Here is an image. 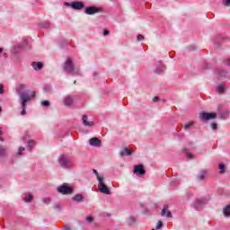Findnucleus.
I'll use <instances>...</instances> for the list:
<instances>
[{
	"label": "nucleus",
	"instance_id": "nucleus-1",
	"mask_svg": "<svg viewBox=\"0 0 230 230\" xmlns=\"http://www.w3.org/2000/svg\"><path fill=\"white\" fill-rule=\"evenodd\" d=\"M16 93L20 96V103L22 111H21V115L24 116L26 114V103L31 100V98H35V92H32L30 95V90L26 89V84H20L16 87Z\"/></svg>",
	"mask_w": 230,
	"mask_h": 230
},
{
	"label": "nucleus",
	"instance_id": "nucleus-2",
	"mask_svg": "<svg viewBox=\"0 0 230 230\" xmlns=\"http://www.w3.org/2000/svg\"><path fill=\"white\" fill-rule=\"evenodd\" d=\"M64 71L66 73H68L69 75H72V76L81 75L80 68L75 67V65L73 64V60L71 58H67L66 61L64 64Z\"/></svg>",
	"mask_w": 230,
	"mask_h": 230
},
{
	"label": "nucleus",
	"instance_id": "nucleus-3",
	"mask_svg": "<svg viewBox=\"0 0 230 230\" xmlns=\"http://www.w3.org/2000/svg\"><path fill=\"white\" fill-rule=\"evenodd\" d=\"M58 193L61 195H73L75 193V189L69 183H63L57 188Z\"/></svg>",
	"mask_w": 230,
	"mask_h": 230
},
{
	"label": "nucleus",
	"instance_id": "nucleus-4",
	"mask_svg": "<svg viewBox=\"0 0 230 230\" xmlns=\"http://www.w3.org/2000/svg\"><path fill=\"white\" fill-rule=\"evenodd\" d=\"M98 189L101 193H104V195H111V189L105 185V180L103 177H98Z\"/></svg>",
	"mask_w": 230,
	"mask_h": 230
},
{
	"label": "nucleus",
	"instance_id": "nucleus-5",
	"mask_svg": "<svg viewBox=\"0 0 230 230\" xmlns=\"http://www.w3.org/2000/svg\"><path fill=\"white\" fill-rule=\"evenodd\" d=\"M58 163L62 168L67 169V168H71L73 166V163L71 162V160H69V158H67L64 155L59 156Z\"/></svg>",
	"mask_w": 230,
	"mask_h": 230
},
{
	"label": "nucleus",
	"instance_id": "nucleus-6",
	"mask_svg": "<svg viewBox=\"0 0 230 230\" xmlns=\"http://www.w3.org/2000/svg\"><path fill=\"white\" fill-rule=\"evenodd\" d=\"M215 118H217V113H209L206 111L199 113V119L202 121H209V119H215Z\"/></svg>",
	"mask_w": 230,
	"mask_h": 230
},
{
	"label": "nucleus",
	"instance_id": "nucleus-7",
	"mask_svg": "<svg viewBox=\"0 0 230 230\" xmlns=\"http://www.w3.org/2000/svg\"><path fill=\"white\" fill-rule=\"evenodd\" d=\"M133 173H135V175H137V177H143V175L146 173V171L145 170V165L143 164L135 165L133 169Z\"/></svg>",
	"mask_w": 230,
	"mask_h": 230
},
{
	"label": "nucleus",
	"instance_id": "nucleus-8",
	"mask_svg": "<svg viewBox=\"0 0 230 230\" xmlns=\"http://www.w3.org/2000/svg\"><path fill=\"white\" fill-rule=\"evenodd\" d=\"M21 49H30V45H28V41L25 40L22 43L18 44L17 47L13 49V53L17 55Z\"/></svg>",
	"mask_w": 230,
	"mask_h": 230
},
{
	"label": "nucleus",
	"instance_id": "nucleus-9",
	"mask_svg": "<svg viewBox=\"0 0 230 230\" xmlns=\"http://www.w3.org/2000/svg\"><path fill=\"white\" fill-rule=\"evenodd\" d=\"M65 6H70L73 10H82L85 6L84 2H72V3H65Z\"/></svg>",
	"mask_w": 230,
	"mask_h": 230
},
{
	"label": "nucleus",
	"instance_id": "nucleus-10",
	"mask_svg": "<svg viewBox=\"0 0 230 230\" xmlns=\"http://www.w3.org/2000/svg\"><path fill=\"white\" fill-rule=\"evenodd\" d=\"M208 201L209 199L207 198L199 199L194 202L193 208H196L197 211H199L200 208H202V206H204Z\"/></svg>",
	"mask_w": 230,
	"mask_h": 230
},
{
	"label": "nucleus",
	"instance_id": "nucleus-11",
	"mask_svg": "<svg viewBox=\"0 0 230 230\" xmlns=\"http://www.w3.org/2000/svg\"><path fill=\"white\" fill-rule=\"evenodd\" d=\"M99 12H102V8L96 6H88L84 9L86 15H94V13H98Z\"/></svg>",
	"mask_w": 230,
	"mask_h": 230
},
{
	"label": "nucleus",
	"instance_id": "nucleus-12",
	"mask_svg": "<svg viewBox=\"0 0 230 230\" xmlns=\"http://www.w3.org/2000/svg\"><path fill=\"white\" fill-rule=\"evenodd\" d=\"M89 144L91 146L100 147L102 146V140H100L98 137H93L89 140Z\"/></svg>",
	"mask_w": 230,
	"mask_h": 230
},
{
	"label": "nucleus",
	"instance_id": "nucleus-13",
	"mask_svg": "<svg viewBox=\"0 0 230 230\" xmlns=\"http://www.w3.org/2000/svg\"><path fill=\"white\" fill-rule=\"evenodd\" d=\"M74 101H75V97H73L71 95H67L64 99V104L66 105V107H71V105H73Z\"/></svg>",
	"mask_w": 230,
	"mask_h": 230
},
{
	"label": "nucleus",
	"instance_id": "nucleus-14",
	"mask_svg": "<svg viewBox=\"0 0 230 230\" xmlns=\"http://www.w3.org/2000/svg\"><path fill=\"white\" fill-rule=\"evenodd\" d=\"M82 119L84 127H93V125H94V122L87 120V115H83Z\"/></svg>",
	"mask_w": 230,
	"mask_h": 230
},
{
	"label": "nucleus",
	"instance_id": "nucleus-15",
	"mask_svg": "<svg viewBox=\"0 0 230 230\" xmlns=\"http://www.w3.org/2000/svg\"><path fill=\"white\" fill-rule=\"evenodd\" d=\"M119 155L120 157H125V155H132V150L128 149V147H125L120 151Z\"/></svg>",
	"mask_w": 230,
	"mask_h": 230
},
{
	"label": "nucleus",
	"instance_id": "nucleus-16",
	"mask_svg": "<svg viewBox=\"0 0 230 230\" xmlns=\"http://www.w3.org/2000/svg\"><path fill=\"white\" fill-rule=\"evenodd\" d=\"M32 67L35 69V71H40V69L44 67V65L42 62H32Z\"/></svg>",
	"mask_w": 230,
	"mask_h": 230
},
{
	"label": "nucleus",
	"instance_id": "nucleus-17",
	"mask_svg": "<svg viewBox=\"0 0 230 230\" xmlns=\"http://www.w3.org/2000/svg\"><path fill=\"white\" fill-rule=\"evenodd\" d=\"M164 65H160L159 66L156 67L155 73H156V75H163V73H164Z\"/></svg>",
	"mask_w": 230,
	"mask_h": 230
},
{
	"label": "nucleus",
	"instance_id": "nucleus-18",
	"mask_svg": "<svg viewBox=\"0 0 230 230\" xmlns=\"http://www.w3.org/2000/svg\"><path fill=\"white\" fill-rule=\"evenodd\" d=\"M223 215L226 217H230V204L227 205L224 209H223Z\"/></svg>",
	"mask_w": 230,
	"mask_h": 230
},
{
	"label": "nucleus",
	"instance_id": "nucleus-19",
	"mask_svg": "<svg viewBox=\"0 0 230 230\" xmlns=\"http://www.w3.org/2000/svg\"><path fill=\"white\" fill-rule=\"evenodd\" d=\"M35 146V141L34 140H29L27 142V150H29V152H31L33 146Z\"/></svg>",
	"mask_w": 230,
	"mask_h": 230
},
{
	"label": "nucleus",
	"instance_id": "nucleus-20",
	"mask_svg": "<svg viewBox=\"0 0 230 230\" xmlns=\"http://www.w3.org/2000/svg\"><path fill=\"white\" fill-rule=\"evenodd\" d=\"M73 200L75 202H82L84 200V196L82 194H76Z\"/></svg>",
	"mask_w": 230,
	"mask_h": 230
},
{
	"label": "nucleus",
	"instance_id": "nucleus-21",
	"mask_svg": "<svg viewBox=\"0 0 230 230\" xmlns=\"http://www.w3.org/2000/svg\"><path fill=\"white\" fill-rule=\"evenodd\" d=\"M206 173H207L206 171H204V170L200 171L199 174L198 175V179L199 181H204V179L206 178Z\"/></svg>",
	"mask_w": 230,
	"mask_h": 230
},
{
	"label": "nucleus",
	"instance_id": "nucleus-22",
	"mask_svg": "<svg viewBox=\"0 0 230 230\" xmlns=\"http://www.w3.org/2000/svg\"><path fill=\"white\" fill-rule=\"evenodd\" d=\"M5 155H6V149L3 146H0V159L2 157H5Z\"/></svg>",
	"mask_w": 230,
	"mask_h": 230
},
{
	"label": "nucleus",
	"instance_id": "nucleus-23",
	"mask_svg": "<svg viewBox=\"0 0 230 230\" xmlns=\"http://www.w3.org/2000/svg\"><path fill=\"white\" fill-rule=\"evenodd\" d=\"M217 92L219 93V94H222V93H226V87H224L222 84H219L217 87Z\"/></svg>",
	"mask_w": 230,
	"mask_h": 230
},
{
	"label": "nucleus",
	"instance_id": "nucleus-24",
	"mask_svg": "<svg viewBox=\"0 0 230 230\" xmlns=\"http://www.w3.org/2000/svg\"><path fill=\"white\" fill-rule=\"evenodd\" d=\"M193 124H194L193 121H190L189 123L184 124L183 126L184 130H190V128L193 127Z\"/></svg>",
	"mask_w": 230,
	"mask_h": 230
},
{
	"label": "nucleus",
	"instance_id": "nucleus-25",
	"mask_svg": "<svg viewBox=\"0 0 230 230\" xmlns=\"http://www.w3.org/2000/svg\"><path fill=\"white\" fill-rule=\"evenodd\" d=\"M128 226H133V224H136V217H129L128 219Z\"/></svg>",
	"mask_w": 230,
	"mask_h": 230
},
{
	"label": "nucleus",
	"instance_id": "nucleus-26",
	"mask_svg": "<svg viewBox=\"0 0 230 230\" xmlns=\"http://www.w3.org/2000/svg\"><path fill=\"white\" fill-rule=\"evenodd\" d=\"M24 202H31L33 200V195L30 194L28 196H25L23 198Z\"/></svg>",
	"mask_w": 230,
	"mask_h": 230
},
{
	"label": "nucleus",
	"instance_id": "nucleus-27",
	"mask_svg": "<svg viewBox=\"0 0 230 230\" xmlns=\"http://www.w3.org/2000/svg\"><path fill=\"white\" fill-rule=\"evenodd\" d=\"M51 26V22H44L43 23L40 24V28H49Z\"/></svg>",
	"mask_w": 230,
	"mask_h": 230
},
{
	"label": "nucleus",
	"instance_id": "nucleus-28",
	"mask_svg": "<svg viewBox=\"0 0 230 230\" xmlns=\"http://www.w3.org/2000/svg\"><path fill=\"white\" fill-rule=\"evenodd\" d=\"M217 75L221 77H226L227 76V72L226 70H219L217 71Z\"/></svg>",
	"mask_w": 230,
	"mask_h": 230
},
{
	"label": "nucleus",
	"instance_id": "nucleus-29",
	"mask_svg": "<svg viewBox=\"0 0 230 230\" xmlns=\"http://www.w3.org/2000/svg\"><path fill=\"white\" fill-rule=\"evenodd\" d=\"M227 116H229V112H227V111H225V112L219 114V118L221 119H226V118H227Z\"/></svg>",
	"mask_w": 230,
	"mask_h": 230
},
{
	"label": "nucleus",
	"instance_id": "nucleus-30",
	"mask_svg": "<svg viewBox=\"0 0 230 230\" xmlns=\"http://www.w3.org/2000/svg\"><path fill=\"white\" fill-rule=\"evenodd\" d=\"M219 170H220V173H225L226 172V164H219Z\"/></svg>",
	"mask_w": 230,
	"mask_h": 230
},
{
	"label": "nucleus",
	"instance_id": "nucleus-31",
	"mask_svg": "<svg viewBox=\"0 0 230 230\" xmlns=\"http://www.w3.org/2000/svg\"><path fill=\"white\" fill-rule=\"evenodd\" d=\"M41 105L43 107H49V105H50L49 101H42Z\"/></svg>",
	"mask_w": 230,
	"mask_h": 230
},
{
	"label": "nucleus",
	"instance_id": "nucleus-32",
	"mask_svg": "<svg viewBox=\"0 0 230 230\" xmlns=\"http://www.w3.org/2000/svg\"><path fill=\"white\" fill-rule=\"evenodd\" d=\"M137 40H138V41L145 40V36L138 34L137 37Z\"/></svg>",
	"mask_w": 230,
	"mask_h": 230
},
{
	"label": "nucleus",
	"instance_id": "nucleus-33",
	"mask_svg": "<svg viewBox=\"0 0 230 230\" xmlns=\"http://www.w3.org/2000/svg\"><path fill=\"white\" fill-rule=\"evenodd\" d=\"M211 128H212V130H217V128H218V125L217 123L213 122L211 124Z\"/></svg>",
	"mask_w": 230,
	"mask_h": 230
},
{
	"label": "nucleus",
	"instance_id": "nucleus-34",
	"mask_svg": "<svg viewBox=\"0 0 230 230\" xmlns=\"http://www.w3.org/2000/svg\"><path fill=\"white\" fill-rule=\"evenodd\" d=\"M25 148L23 146H21L18 150V155H22V152H24Z\"/></svg>",
	"mask_w": 230,
	"mask_h": 230
},
{
	"label": "nucleus",
	"instance_id": "nucleus-35",
	"mask_svg": "<svg viewBox=\"0 0 230 230\" xmlns=\"http://www.w3.org/2000/svg\"><path fill=\"white\" fill-rule=\"evenodd\" d=\"M166 209H168V207L164 206V208L162 209V217H164V215H166Z\"/></svg>",
	"mask_w": 230,
	"mask_h": 230
},
{
	"label": "nucleus",
	"instance_id": "nucleus-36",
	"mask_svg": "<svg viewBox=\"0 0 230 230\" xmlns=\"http://www.w3.org/2000/svg\"><path fill=\"white\" fill-rule=\"evenodd\" d=\"M163 227V221H158L156 225V229H161Z\"/></svg>",
	"mask_w": 230,
	"mask_h": 230
},
{
	"label": "nucleus",
	"instance_id": "nucleus-37",
	"mask_svg": "<svg viewBox=\"0 0 230 230\" xmlns=\"http://www.w3.org/2000/svg\"><path fill=\"white\" fill-rule=\"evenodd\" d=\"M223 4L225 6H230V0H223Z\"/></svg>",
	"mask_w": 230,
	"mask_h": 230
},
{
	"label": "nucleus",
	"instance_id": "nucleus-38",
	"mask_svg": "<svg viewBox=\"0 0 230 230\" xmlns=\"http://www.w3.org/2000/svg\"><path fill=\"white\" fill-rule=\"evenodd\" d=\"M43 202H44V204H49V202H51V199H49V198H45V199H43Z\"/></svg>",
	"mask_w": 230,
	"mask_h": 230
},
{
	"label": "nucleus",
	"instance_id": "nucleus-39",
	"mask_svg": "<svg viewBox=\"0 0 230 230\" xmlns=\"http://www.w3.org/2000/svg\"><path fill=\"white\" fill-rule=\"evenodd\" d=\"M44 91H46V93H49V91H51V86L49 85L44 86Z\"/></svg>",
	"mask_w": 230,
	"mask_h": 230
},
{
	"label": "nucleus",
	"instance_id": "nucleus-40",
	"mask_svg": "<svg viewBox=\"0 0 230 230\" xmlns=\"http://www.w3.org/2000/svg\"><path fill=\"white\" fill-rule=\"evenodd\" d=\"M54 209L60 211V209H61L60 204H56V206L54 207Z\"/></svg>",
	"mask_w": 230,
	"mask_h": 230
},
{
	"label": "nucleus",
	"instance_id": "nucleus-41",
	"mask_svg": "<svg viewBox=\"0 0 230 230\" xmlns=\"http://www.w3.org/2000/svg\"><path fill=\"white\" fill-rule=\"evenodd\" d=\"M187 157H188V159H193L194 155H193V154H190V153H188V154H187Z\"/></svg>",
	"mask_w": 230,
	"mask_h": 230
},
{
	"label": "nucleus",
	"instance_id": "nucleus-42",
	"mask_svg": "<svg viewBox=\"0 0 230 230\" xmlns=\"http://www.w3.org/2000/svg\"><path fill=\"white\" fill-rule=\"evenodd\" d=\"M3 93H4V89L3 84H0V94H3Z\"/></svg>",
	"mask_w": 230,
	"mask_h": 230
},
{
	"label": "nucleus",
	"instance_id": "nucleus-43",
	"mask_svg": "<svg viewBox=\"0 0 230 230\" xmlns=\"http://www.w3.org/2000/svg\"><path fill=\"white\" fill-rule=\"evenodd\" d=\"M166 217H167V218H172V212H170V211H167V213H166Z\"/></svg>",
	"mask_w": 230,
	"mask_h": 230
},
{
	"label": "nucleus",
	"instance_id": "nucleus-44",
	"mask_svg": "<svg viewBox=\"0 0 230 230\" xmlns=\"http://www.w3.org/2000/svg\"><path fill=\"white\" fill-rule=\"evenodd\" d=\"M93 172L95 173L96 177H97V181H98V177H102L99 173L98 171L93 170Z\"/></svg>",
	"mask_w": 230,
	"mask_h": 230
},
{
	"label": "nucleus",
	"instance_id": "nucleus-45",
	"mask_svg": "<svg viewBox=\"0 0 230 230\" xmlns=\"http://www.w3.org/2000/svg\"><path fill=\"white\" fill-rule=\"evenodd\" d=\"M86 220H87V222H93V217H87Z\"/></svg>",
	"mask_w": 230,
	"mask_h": 230
},
{
	"label": "nucleus",
	"instance_id": "nucleus-46",
	"mask_svg": "<svg viewBox=\"0 0 230 230\" xmlns=\"http://www.w3.org/2000/svg\"><path fill=\"white\" fill-rule=\"evenodd\" d=\"M111 32L109 31H107V30H105L104 31H103V35L104 36H107V35H109Z\"/></svg>",
	"mask_w": 230,
	"mask_h": 230
},
{
	"label": "nucleus",
	"instance_id": "nucleus-47",
	"mask_svg": "<svg viewBox=\"0 0 230 230\" xmlns=\"http://www.w3.org/2000/svg\"><path fill=\"white\" fill-rule=\"evenodd\" d=\"M153 102H159V97H157V96L154 97V98H153Z\"/></svg>",
	"mask_w": 230,
	"mask_h": 230
},
{
	"label": "nucleus",
	"instance_id": "nucleus-48",
	"mask_svg": "<svg viewBox=\"0 0 230 230\" xmlns=\"http://www.w3.org/2000/svg\"><path fill=\"white\" fill-rule=\"evenodd\" d=\"M3 57H4V58H8V53L4 52V53H3Z\"/></svg>",
	"mask_w": 230,
	"mask_h": 230
},
{
	"label": "nucleus",
	"instance_id": "nucleus-49",
	"mask_svg": "<svg viewBox=\"0 0 230 230\" xmlns=\"http://www.w3.org/2000/svg\"><path fill=\"white\" fill-rule=\"evenodd\" d=\"M226 66H230V59H228L226 63Z\"/></svg>",
	"mask_w": 230,
	"mask_h": 230
},
{
	"label": "nucleus",
	"instance_id": "nucleus-50",
	"mask_svg": "<svg viewBox=\"0 0 230 230\" xmlns=\"http://www.w3.org/2000/svg\"><path fill=\"white\" fill-rule=\"evenodd\" d=\"M3 51H4V49L0 48V53H3Z\"/></svg>",
	"mask_w": 230,
	"mask_h": 230
},
{
	"label": "nucleus",
	"instance_id": "nucleus-51",
	"mask_svg": "<svg viewBox=\"0 0 230 230\" xmlns=\"http://www.w3.org/2000/svg\"><path fill=\"white\" fill-rule=\"evenodd\" d=\"M2 135H3V131L0 130V136H2Z\"/></svg>",
	"mask_w": 230,
	"mask_h": 230
},
{
	"label": "nucleus",
	"instance_id": "nucleus-52",
	"mask_svg": "<svg viewBox=\"0 0 230 230\" xmlns=\"http://www.w3.org/2000/svg\"><path fill=\"white\" fill-rule=\"evenodd\" d=\"M0 141H4L3 137H0Z\"/></svg>",
	"mask_w": 230,
	"mask_h": 230
},
{
	"label": "nucleus",
	"instance_id": "nucleus-53",
	"mask_svg": "<svg viewBox=\"0 0 230 230\" xmlns=\"http://www.w3.org/2000/svg\"><path fill=\"white\" fill-rule=\"evenodd\" d=\"M66 230H69V227L65 228Z\"/></svg>",
	"mask_w": 230,
	"mask_h": 230
},
{
	"label": "nucleus",
	"instance_id": "nucleus-54",
	"mask_svg": "<svg viewBox=\"0 0 230 230\" xmlns=\"http://www.w3.org/2000/svg\"><path fill=\"white\" fill-rule=\"evenodd\" d=\"M74 84H76V81H74Z\"/></svg>",
	"mask_w": 230,
	"mask_h": 230
},
{
	"label": "nucleus",
	"instance_id": "nucleus-55",
	"mask_svg": "<svg viewBox=\"0 0 230 230\" xmlns=\"http://www.w3.org/2000/svg\"><path fill=\"white\" fill-rule=\"evenodd\" d=\"M1 111H2V110H1V107H0V112H1Z\"/></svg>",
	"mask_w": 230,
	"mask_h": 230
}]
</instances>
